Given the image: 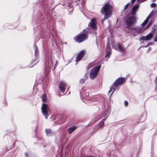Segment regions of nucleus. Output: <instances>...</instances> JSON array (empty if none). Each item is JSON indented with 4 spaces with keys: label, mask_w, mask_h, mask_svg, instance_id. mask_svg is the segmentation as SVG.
<instances>
[{
    "label": "nucleus",
    "mask_w": 157,
    "mask_h": 157,
    "mask_svg": "<svg viewBox=\"0 0 157 157\" xmlns=\"http://www.w3.org/2000/svg\"><path fill=\"white\" fill-rule=\"evenodd\" d=\"M156 0H152V1H153V2H155V1Z\"/></svg>",
    "instance_id": "42"
},
{
    "label": "nucleus",
    "mask_w": 157,
    "mask_h": 157,
    "mask_svg": "<svg viewBox=\"0 0 157 157\" xmlns=\"http://www.w3.org/2000/svg\"><path fill=\"white\" fill-rule=\"evenodd\" d=\"M154 40L155 41L157 42V33H156V34L155 36V38L154 39Z\"/></svg>",
    "instance_id": "34"
},
{
    "label": "nucleus",
    "mask_w": 157,
    "mask_h": 157,
    "mask_svg": "<svg viewBox=\"0 0 157 157\" xmlns=\"http://www.w3.org/2000/svg\"><path fill=\"white\" fill-rule=\"evenodd\" d=\"M153 36V33H150L148 35L146 36V40H151Z\"/></svg>",
    "instance_id": "19"
},
{
    "label": "nucleus",
    "mask_w": 157,
    "mask_h": 157,
    "mask_svg": "<svg viewBox=\"0 0 157 157\" xmlns=\"http://www.w3.org/2000/svg\"><path fill=\"white\" fill-rule=\"evenodd\" d=\"M127 33H129V35H131L132 36H136V34L134 28L129 29L127 31Z\"/></svg>",
    "instance_id": "14"
},
{
    "label": "nucleus",
    "mask_w": 157,
    "mask_h": 157,
    "mask_svg": "<svg viewBox=\"0 0 157 157\" xmlns=\"http://www.w3.org/2000/svg\"><path fill=\"white\" fill-rule=\"evenodd\" d=\"M76 127L75 126H73L68 128L67 131H68V133L69 134H71L76 128Z\"/></svg>",
    "instance_id": "17"
},
{
    "label": "nucleus",
    "mask_w": 157,
    "mask_h": 157,
    "mask_svg": "<svg viewBox=\"0 0 157 157\" xmlns=\"http://www.w3.org/2000/svg\"><path fill=\"white\" fill-rule=\"evenodd\" d=\"M106 55L105 56V57L108 58L110 56L111 54V52H106Z\"/></svg>",
    "instance_id": "24"
},
{
    "label": "nucleus",
    "mask_w": 157,
    "mask_h": 157,
    "mask_svg": "<svg viewBox=\"0 0 157 157\" xmlns=\"http://www.w3.org/2000/svg\"><path fill=\"white\" fill-rule=\"evenodd\" d=\"M152 11L151 13L149 14L148 17L144 21V22L142 23L141 25L142 27L140 28H139L137 27H134L135 30L136 31V34L137 33H138L142 32L144 29L143 28V27L148 22L147 24V26L149 27L151 25L152 22Z\"/></svg>",
    "instance_id": "3"
},
{
    "label": "nucleus",
    "mask_w": 157,
    "mask_h": 157,
    "mask_svg": "<svg viewBox=\"0 0 157 157\" xmlns=\"http://www.w3.org/2000/svg\"><path fill=\"white\" fill-rule=\"evenodd\" d=\"M86 54V52L84 50H82L80 51L78 54V56L76 58V61L78 62L80 61L81 59Z\"/></svg>",
    "instance_id": "13"
},
{
    "label": "nucleus",
    "mask_w": 157,
    "mask_h": 157,
    "mask_svg": "<svg viewBox=\"0 0 157 157\" xmlns=\"http://www.w3.org/2000/svg\"><path fill=\"white\" fill-rule=\"evenodd\" d=\"M34 55L35 56V57L38 58V56L39 54V52L38 48L36 45H34Z\"/></svg>",
    "instance_id": "18"
},
{
    "label": "nucleus",
    "mask_w": 157,
    "mask_h": 157,
    "mask_svg": "<svg viewBox=\"0 0 157 157\" xmlns=\"http://www.w3.org/2000/svg\"><path fill=\"white\" fill-rule=\"evenodd\" d=\"M136 20V16H132L127 18L126 21V23L127 27H128L134 24Z\"/></svg>",
    "instance_id": "7"
},
{
    "label": "nucleus",
    "mask_w": 157,
    "mask_h": 157,
    "mask_svg": "<svg viewBox=\"0 0 157 157\" xmlns=\"http://www.w3.org/2000/svg\"><path fill=\"white\" fill-rule=\"evenodd\" d=\"M113 47L116 50L119 51L121 52H125L126 49L124 46L120 44H117Z\"/></svg>",
    "instance_id": "12"
},
{
    "label": "nucleus",
    "mask_w": 157,
    "mask_h": 157,
    "mask_svg": "<svg viewBox=\"0 0 157 157\" xmlns=\"http://www.w3.org/2000/svg\"><path fill=\"white\" fill-rule=\"evenodd\" d=\"M101 65L96 66L93 67L90 71L89 76L91 79H94L96 77L100 68Z\"/></svg>",
    "instance_id": "4"
},
{
    "label": "nucleus",
    "mask_w": 157,
    "mask_h": 157,
    "mask_svg": "<svg viewBox=\"0 0 157 157\" xmlns=\"http://www.w3.org/2000/svg\"><path fill=\"white\" fill-rule=\"evenodd\" d=\"M139 3H141L142 2H144L146 1L147 0H138Z\"/></svg>",
    "instance_id": "33"
},
{
    "label": "nucleus",
    "mask_w": 157,
    "mask_h": 157,
    "mask_svg": "<svg viewBox=\"0 0 157 157\" xmlns=\"http://www.w3.org/2000/svg\"><path fill=\"white\" fill-rule=\"evenodd\" d=\"M39 60L37 59V58L35 57V59L33 60L31 63V64L32 65L29 66V67H33L34 65H35L39 62Z\"/></svg>",
    "instance_id": "16"
},
{
    "label": "nucleus",
    "mask_w": 157,
    "mask_h": 157,
    "mask_svg": "<svg viewBox=\"0 0 157 157\" xmlns=\"http://www.w3.org/2000/svg\"><path fill=\"white\" fill-rule=\"evenodd\" d=\"M43 7H44V5H43ZM44 8V7H43Z\"/></svg>",
    "instance_id": "45"
},
{
    "label": "nucleus",
    "mask_w": 157,
    "mask_h": 157,
    "mask_svg": "<svg viewBox=\"0 0 157 157\" xmlns=\"http://www.w3.org/2000/svg\"><path fill=\"white\" fill-rule=\"evenodd\" d=\"M155 90L156 91H157V86L155 87Z\"/></svg>",
    "instance_id": "39"
},
{
    "label": "nucleus",
    "mask_w": 157,
    "mask_h": 157,
    "mask_svg": "<svg viewBox=\"0 0 157 157\" xmlns=\"http://www.w3.org/2000/svg\"><path fill=\"white\" fill-rule=\"evenodd\" d=\"M45 132L46 136H50L53 134L52 131L49 128H46L45 130Z\"/></svg>",
    "instance_id": "15"
},
{
    "label": "nucleus",
    "mask_w": 157,
    "mask_h": 157,
    "mask_svg": "<svg viewBox=\"0 0 157 157\" xmlns=\"http://www.w3.org/2000/svg\"><path fill=\"white\" fill-rule=\"evenodd\" d=\"M100 128H99V125H96L94 128V129L95 132L98 131Z\"/></svg>",
    "instance_id": "27"
},
{
    "label": "nucleus",
    "mask_w": 157,
    "mask_h": 157,
    "mask_svg": "<svg viewBox=\"0 0 157 157\" xmlns=\"http://www.w3.org/2000/svg\"><path fill=\"white\" fill-rule=\"evenodd\" d=\"M68 6L69 7H72V6L71 4L70 3H69V4H68Z\"/></svg>",
    "instance_id": "37"
},
{
    "label": "nucleus",
    "mask_w": 157,
    "mask_h": 157,
    "mask_svg": "<svg viewBox=\"0 0 157 157\" xmlns=\"http://www.w3.org/2000/svg\"><path fill=\"white\" fill-rule=\"evenodd\" d=\"M53 65L52 59L51 57H48L44 63V67L45 70L47 71L53 67Z\"/></svg>",
    "instance_id": "5"
},
{
    "label": "nucleus",
    "mask_w": 157,
    "mask_h": 157,
    "mask_svg": "<svg viewBox=\"0 0 157 157\" xmlns=\"http://www.w3.org/2000/svg\"><path fill=\"white\" fill-rule=\"evenodd\" d=\"M86 80L85 78H82L80 80V83L81 84H83Z\"/></svg>",
    "instance_id": "26"
},
{
    "label": "nucleus",
    "mask_w": 157,
    "mask_h": 157,
    "mask_svg": "<svg viewBox=\"0 0 157 157\" xmlns=\"http://www.w3.org/2000/svg\"><path fill=\"white\" fill-rule=\"evenodd\" d=\"M139 6H140L138 3L134 6L132 7L131 12V15L132 16H136V12L139 9Z\"/></svg>",
    "instance_id": "10"
},
{
    "label": "nucleus",
    "mask_w": 157,
    "mask_h": 157,
    "mask_svg": "<svg viewBox=\"0 0 157 157\" xmlns=\"http://www.w3.org/2000/svg\"><path fill=\"white\" fill-rule=\"evenodd\" d=\"M85 100H87V99H85V98H84L83 99H82V101L84 102H86V103H87V102L86 101H85Z\"/></svg>",
    "instance_id": "35"
},
{
    "label": "nucleus",
    "mask_w": 157,
    "mask_h": 157,
    "mask_svg": "<svg viewBox=\"0 0 157 157\" xmlns=\"http://www.w3.org/2000/svg\"><path fill=\"white\" fill-rule=\"evenodd\" d=\"M85 34L82 33L78 35L77 37L76 40L77 42L80 43L86 39Z\"/></svg>",
    "instance_id": "9"
},
{
    "label": "nucleus",
    "mask_w": 157,
    "mask_h": 157,
    "mask_svg": "<svg viewBox=\"0 0 157 157\" xmlns=\"http://www.w3.org/2000/svg\"><path fill=\"white\" fill-rule=\"evenodd\" d=\"M125 79V78L123 77L118 78L113 84V88L114 89H117L118 90L119 88V86L121 85Z\"/></svg>",
    "instance_id": "6"
},
{
    "label": "nucleus",
    "mask_w": 157,
    "mask_h": 157,
    "mask_svg": "<svg viewBox=\"0 0 157 157\" xmlns=\"http://www.w3.org/2000/svg\"><path fill=\"white\" fill-rule=\"evenodd\" d=\"M148 45H147V46H146V47H148Z\"/></svg>",
    "instance_id": "44"
},
{
    "label": "nucleus",
    "mask_w": 157,
    "mask_h": 157,
    "mask_svg": "<svg viewBox=\"0 0 157 157\" xmlns=\"http://www.w3.org/2000/svg\"><path fill=\"white\" fill-rule=\"evenodd\" d=\"M25 157H29L28 155V153L27 152H25Z\"/></svg>",
    "instance_id": "36"
},
{
    "label": "nucleus",
    "mask_w": 157,
    "mask_h": 157,
    "mask_svg": "<svg viewBox=\"0 0 157 157\" xmlns=\"http://www.w3.org/2000/svg\"><path fill=\"white\" fill-rule=\"evenodd\" d=\"M130 4V3L129 2L124 6V10H125L128 8V6Z\"/></svg>",
    "instance_id": "28"
},
{
    "label": "nucleus",
    "mask_w": 157,
    "mask_h": 157,
    "mask_svg": "<svg viewBox=\"0 0 157 157\" xmlns=\"http://www.w3.org/2000/svg\"><path fill=\"white\" fill-rule=\"evenodd\" d=\"M67 86V84L64 81H61L59 84V88L62 92L64 93Z\"/></svg>",
    "instance_id": "11"
},
{
    "label": "nucleus",
    "mask_w": 157,
    "mask_h": 157,
    "mask_svg": "<svg viewBox=\"0 0 157 157\" xmlns=\"http://www.w3.org/2000/svg\"><path fill=\"white\" fill-rule=\"evenodd\" d=\"M156 5L155 3H152L151 4V7H156Z\"/></svg>",
    "instance_id": "31"
},
{
    "label": "nucleus",
    "mask_w": 157,
    "mask_h": 157,
    "mask_svg": "<svg viewBox=\"0 0 157 157\" xmlns=\"http://www.w3.org/2000/svg\"><path fill=\"white\" fill-rule=\"evenodd\" d=\"M136 0H131V2L132 3H133Z\"/></svg>",
    "instance_id": "38"
},
{
    "label": "nucleus",
    "mask_w": 157,
    "mask_h": 157,
    "mask_svg": "<svg viewBox=\"0 0 157 157\" xmlns=\"http://www.w3.org/2000/svg\"><path fill=\"white\" fill-rule=\"evenodd\" d=\"M105 117L102 120V121H103L105 120L106 118L109 116L110 113H109V112L107 110L105 111Z\"/></svg>",
    "instance_id": "21"
},
{
    "label": "nucleus",
    "mask_w": 157,
    "mask_h": 157,
    "mask_svg": "<svg viewBox=\"0 0 157 157\" xmlns=\"http://www.w3.org/2000/svg\"><path fill=\"white\" fill-rule=\"evenodd\" d=\"M112 10V6L109 3H106L103 6L101 9V13H104L105 14L104 19L101 21L103 23L104 21L109 18L111 15Z\"/></svg>",
    "instance_id": "1"
},
{
    "label": "nucleus",
    "mask_w": 157,
    "mask_h": 157,
    "mask_svg": "<svg viewBox=\"0 0 157 157\" xmlns=\"http://www.w3.org/2000/svg\"><path fill=\"white\" fill-rule=\"evenodd\" d=\"M146 36H142L140 38V40H146Z\"/></svg>",
    "instance_id": "30"
},
{
    "label": "nucleus",
    "mask_w": 157,
    "mask_h": 157,
    "mask_svg": "<svg viewBox=\"0 0 157 157\" xmlns=\"http://www.w3.org/2000/svg\"><path fill=\"white\" fill-rule=\"evenodd\" d=\"M111 52V49L110 45H107L106 52Z\"/></svg>",
    "instance_id": "23"
},
{
    "label": "nucleus",
    "mask_w": 157,
    "mask_h": 157,
    "mask_svg": "<svg viewBox=\"0 0 157 157\" xmlns=\"http://www.w3.org/2000/svg\"><path fill=\"white\" fill-rule=\"evenodd\" d=\"M113 90L112 92L111 93V94H110V96H111L113 94L114 92L116 90H117V89H114L113 88V85H112V86H111V87H110V90H109V92H108V94H109L110 93V92H111V91H112V90Z\"/></svg>",
    "instance_id": "22"
},
{
    "label": "nucleus",
    "mask_w": 157,
    "mask_h": 157,
    "mask_svg": "<svg viewBox=\"0 0 157 157\" xmlns=\"http://www.w3.org/2000/svg\"><path fill=\"white\" fill-rule=\"evenodd\" d=\"M98 24V23L96 19L95 18H93L89 23L88 27L95 31L97 29Z\"/></svg>",
    "instance_id": "8"
},
{
    "label": "nucleus",
    "mask_w": 157,
    "mask_h": 157,
    "mask_svg": "<svg viewBox=\"0 0 157 157\" xmlns=\"http://www.w3.org/2000/svg\"><path fill=\"white\" fill-rule=\"evenodd\" d=\"M63 6H64V4H63Z\"/></svg>",
    "instance_id": "43"
},
{
    "label": "nucleus",
    "mask_w": 157,
    "mask_h": 157,
    "mask_svg": "<svg viewBox=\"0 0 157 157\" xmlns=\"http://www.w3.org/2000/svg\"><path fill=\"white\" fill-rule=\"evenodd\" d=\"M80 95L83 98L85 97L86 98L89 96V94L88 92L86 91L84 92L83 93H82V92H80Z\"/></svg>",
    "instance_id": "20"
},
{
    "label": "nucleus",
    "mask_w": 157,
    "mask_h": 157,
    "mask_svg": "<svg viewBox=\"0 0 157 157\" xmlns=\"http://www.w3.org/2000/svg\"><path fill=\"white\" fill-rule=\"evenodd\" d=\"M41 98L43 102L41 108V111L45 118L47 119L48 117L50 111L47 105L44 102H48L47 96L46 94H44L42 96Z\"/></svg>",
    "instance_id": "2"
},
{
    "label": "nucleus",
    "mask_w": 157,
    "mask_h": 157,
    "mask_svg": "<svg viewBox=\"0 0 157 157\" xmlns=\"http://www.w3.org/2000/svg\"><path fill=\"white\" fill-rule=\"evenodd\" d=\"M124 105L125 106H127L128 105V102L126 101H124Z\"/></svg>",
    "instance_id": "32"
},
{
    "label": "nucleus",
    "mask_w": 157,
    "mask_h": 157,
    "mask_svg": "<svg viewBox=\"0 0 157 157\" xmlns=\"http://www.w3.org/2000/svg\"><path fill=\"white\" fill-rule=\"evenodd\" d=\"M104 124V122L103 121H101L100 122V123H99L98 124V125H99V128H101L103 126Z\"/></svg>",
    "instance_id": "25"
},
{
    "label": "nucleus",
    "mask_w": 157,
    "mask_h": 157,
    "mask_svg": "<svg viewBox=\"0 0 157 157\" xmlns=\"http://www.w3.org/2000/svg\"><path fill=\"white\" fill-rule=\"evenodd\" d=\"M88 77V75L87 74H85L83 78H85L86 80L87 79Z\"/></svg>",
    "instance_id": "29"
},
{
    "label": "nucleus",
    "mask_w": 157,
    "mask_h": 157,
    "mask_svg": "<svg viewBox=\"0 0 157 157\" xmlns=\"http://www.w3.org/2000/svg\"><path fill=\"white\" fill-rule=\"evenodd\" d=\"M156 81L157 82V76L156 77Z\"/></svg>",
    "instance_id": "41"
},
{
    "label": "nucleus",
    "mask_w": 157,
    "mask_h": 157,
    "mask_svg": "<svg viewBox=\"0 0 157 157\" xmlns=\"http://www.w3.org/2000/svg\"><path fill=\"white\" fill-rule=\"evenodd\" d=\"M55 66H56V64L55 65V67H54V69H53V70H54V69H55Z\"/></svg>",
    "instance_id": "40"
}]
</instances>
